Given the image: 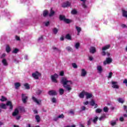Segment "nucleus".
I'll return each mask as SVG.
<instances>
[{"label": "nucleus", "instance_id": "nucleus-1", "mask_svg": "<svg viewBox=\"0 0 127 127\" xmlns=\"http://www.w3.org/2000/svg\"><path fill=\"white\" fill-rule=\"evenodd\" d=\"M61 83L64 86L67 91H71L72 90V81L70 80H68L67 78L63 77L61 79Z\"/></svg>", "mask_w": 127, "mask_h": 127}, {"label": "nucleus", "instance_id": "nucleus-2", "mask_svg": "<svg viewBox=\"0 0 127 127\" xmlns=\"http://www.w3.org/2000/svg\"><path fill=\"white\" fill-rule=\"evenodd\" d=\"M7 106H9L10 110H12V108H13L12 104L10 101H7L6 104L3 103H1L0 104V108H1V109H3L4 110H5L7 109Z\"/></svg>", "mask_w": 127, "mask_h": 127}, {"label": "nucleus", "instance_id": "nucleus-3", "mask_svg": "<svg viewBox=\"0 0 127 127\" xmlns=\"http://www.w3.org/2000/svg\"><path fill=\"white\" fill-rule=\"evenodd\" d=\"M32 77L35 80H38L41 77V73L38 71H35L32 73Z\"/></svg>", "mask_w": 127, "mask_h": 127}, {"label": "nucleus", "instance_id": "nucleus-4", "mask_svg": "<svg viewBox=\"0 0 127 127\" xmlns=\"http://www.w3.org/2000/svg\"><path fill=\"white\" fill-rule=\"evenodd\" d=\"M59 75L57 73L54 74V75L51 76V79L52 82L54 83H57V78H58Z\"/></svg>", "mask_w": 127, "mask_h": 127}, {"label": "nucleus", "instance_id": "nucleus-5", "mask_svg": "<svg viewBox=\"0 0 127 127\" xmlns=\"http://www.w3.org/2000/svg\"><path fill=\"white\" fill-rule=\"evenodd\" d=\"M60 19L61 20H64L66 23H70V22H71V21L69 19H66L64 15H61L60 16Z\"/></svg>", "mask_w": 127, "mask_h": 127}, {"label": "nucleus", "instance_id": "nucleus-6", "mask_svg": "<svg viewBox=\"0 0 127 127\" xmlns=\"http://www.w3.org/2000/svg\"><path fill=\"white\" fill-rule=\"evenodd\" d=\"M113 62V59L111 58H106V60L103 62V65L111 64Z\"/></svg>", "mask_w": 127, "mask_h": 127}, {"label": "nucleus", "instance_id": "nucleus-7", "mask_svg": "<svg viewBox=\"0 0 127 127\" xmlns=\"http://www.w3.org/2000/svg\"><path fill=\"white\" fill-rule=\"evenodd\" d=\"M111 47V46L110 45H107L102 48V51L103 52H102V55L103 56H105L106 55V52L105 50H107V49H109Z\"/></svg>", "mask_w": 127, "mask_h": 127}, {"label": "nucleus", "instance_id": "nucleus-8", "mask_svg": "<svg viewBox=\"0 0 127 127\" xmlns=\"http://www.w3.org/2000/svg\"><path fill=\"white\" fill-rule=\"evenodd\" d=\"M111 84H112V87L114 89H119V88H120V87L119 86V85H118V82L117 81H112Z\"/></svg>", "mask_w": 127, "mask_h": 127}, {"label": "nucleus", "instance_id": "nucleus-9", "mask_svg": "<svg viewBox=\"0 0 127 127\" xmlns=\"http://www.w3.org/2000/svg\"><path fill=\"white\" fill-rule=\"evenodd\" d=\"M80 76L81 77H86L87 76V70L85 68H82L80 70Z\"/></svg>", "mask_w": 127, "mask_h": 127}, {"label": "nucleus", "instance_id": "nucleus-10", "mask_svg": "<svg viewBox=\"0 0 127 127\" xmlns=\"http://www.w3.org/2000/svg\"><path fill=\"white\" fill-rule=\"evenodd\" d=\"M19 110H20V107L16 108L13 112L12 116H13V117H16L19 113Z\"/></svg>", "mask_w": 127, "mask_h": 127}, {"label": "nucleus", "instance_id": "nucleus-11", "mask_svg": "<svg viewBox=\"0 0 127 127\" xmlns=\"http://www.w3.org/2000/svg\"><path fill=\"white\" fill-rule=\"evenodd\" d=\"M89 103L90 106H92V107H94V109H96V108H98V104L96 103V101H95V100H94L93 99H92Z\"/></svg>", "mask_w": 127, "mask_h": 127}, {"label": "nucleus", "instance_id": "nucleus-12", "mask_svg": "<svg viewBox=\"0 0 127 127\" xmlns=\"http://www.w3.org/2000/svg\"><path fill=\"white\" fill-rule=\"evenodd\" d=\"M80 1H82L81 5L83 8H87L88 6L87 5V3L88 1L87 0H80Z\"/></svg>", "mask_w": 127, "mask_h": 127}, {"label": "nucleus", "instance_id": "nucleus-13", "mask_svg": "<svg viewBox=\"0 0 127 127\" xmlns=\"http://www.w3.org/2000/svg\"><path fill=\"white\" fill-rule=\"evenodd\" d=\"M32 100L37 105H40L41 104V100L37 99L36 98L33 97Z\"/></svg>", "mask_w": 127, "mask_h": 127}, {"label": "nucleus", "instance_id": "nucleus-14", "mask_svg": "<svg viewBox=\"0 0 127 127\" xmlns=\"http://www.w3.org/2000/svg\"><path fill=\"white\" fill-rule=\"evenodd\" d=\"M85 97L86 99H91V98L93 97V94H92V93L85 92Z\"/></svg>", "mask_w": 127, "mask_h": 127}, {"label": "nucleus", "instance_id": "nucleus-15", "mask_svg": "<svg viewBox=\"0 0 127 127\" xmlns=\"http://www.w3.org/2000/svg\"><path fill=\"white\" fill-rule=\"evenodd\" d=\"M85 95H86V91H83L80 93H79V94L78 95V96L79 97V98L83 99Z\"/></svg>", "mask_w": 127, "mask_h": 127}, {"label": "nucleus", "instance_id": "nucleus-16", "mask_svg": "<svg viewBox=\"0 0 127 127\" xmlns=\"http://www.w3.org/2000/svg\"><path fill=\"white\" fill-rule=\"evenodd\" d=\"M97 69L98 73L101 74V73H102V72H103V66H102L101 65H97Z\"/></svg>", "mask_w": 127, "mask_h": 127}, {"label": "nucleus", "instance_id": "nucleus-17", "mask_svg": "<svg viewBox=\"0 0 127 127\" xmlns=\"http://www.w3.org/2000/svg\"><path fill=\"white\" fill-rule=\"evenodd\" d=\"M119 121L118 119H117L116 120H112L110 122V124L112 127H114L117 125V122Z\"/></svg>", "mask_w": 127, "mask_h": 127}, {"label": "nucleus", "instance_id": "nucleus-18", "mask_svg": "<svg viewBox=\"0 0 127 127\" xmlns=\"http://www.w3.org/2000/svg\"><path fill=\"white\" fill-rule=\"evenodd\" d=\"M52 50H53V52H56V53H60V50L55 46L52 47Z\"/></svg>", "mask_w": 127, "mask_h": 127}, {"label": "nucleus", "instance_id": "nucleus-19", "mask_svg": "<svg viewBox=\"0 0 127 127\" xmlns=\"http://www.w3.org/2000/svg\"><path fill=\"white\" fill-rule=\"evenodd\" d=\"M71 5V3L70 2H65L63 4V7H67V6H70Z\"/></svg>", "mask_w": 127, "mask_h": 127}, {"label": "nucleus", "instance_id": "nucleus-20", "mask_svg": "<svg viewBox=\"0 0 127 127\" xmlns=\"http://www.w3.org/2000/svg\"><path fill=\"white\" fill-rule=\"evenodd\" d=\"M26 100H27V96L24 94H22V101L23 103H26Z\"/></svg>", "mask_w": 127, "mask_h": 127}, {"label": "nucleus", "instance_id": "nucleus-21", "mask_svg": "<svg viewBox=\"0 0 127 127\" xmlns=\"http://www.w3.org/2000/svg\"><path fill=\"white\" fill-rule=\"evenodd\" d=\"M122 15L124 17H126V18H127V11L125 9H123L122 10Z\"/></svg>", "mask_w": 127, "mask_h": 127}, {"label": "nucleus", "instance_id": "nucleus-22", "mask_svg": "<svg viewBox=\"0 0 127 127\" xmlns=\"http://www.w3.org/2000/svg\"><path fill=\"white\" fill-rule=\"evenodd\" d=\"M2 64L4 66H7L8 65V63H7V61L5 59H3L2 60Z\"/></svg>", "mask_w": 127, "mask_h": 127}, {"label": "nucleus", "instance_id": "nucleus-23", "mask_svg": "<svg viewBox=\"0 0 127 127\" xmlns=\"http://www.w3.org/2000/svg\"><path fill=\"white\" fill-rule=\"evenodd\" d=\"M49 94L51 96H54L55 95H57V92H56L55 90H51L49 92Z\"/></svg>", "mask_w": 127, "mask_h": 127}, {"label": "nucleus", "instance_id": "nucleus-24", "mask_svg": "<svg viewBox=\"0 0 127 127\" xmlns=\"http://www.w3.org/2000/svg\"><path fill=\"white\" fill-rule=\"evenodd\" d=\"M64 115L63 114H61L59 115L57 118H55L54 120V121H57L58 120V119H64Z\"/></svg>", "mask_w": 127, "mask_h": 127}, {"label": "nucleus", "instance_id": "nucleus-25", "mask_svg": "<svg viewBox=\"0 0 127 127\" xmlns=\"http://www.w3.org/2000/svg\"><path fill=\"white\" fill-rule=\"evenodd\" d=\"M90 53H95L96 52V48L94 47H91L90 48Z\"/></svg>", "mask_w": 127, "mask_h": 127}, {"label": "nucleus", "instance_id": "nucleus-26", "mask_svg": "<svg viewBox=\"0 0 127 127\" xmlns=\"http://www.w3.org/2000/svg\"><path fill=\"white\" fill-rule=\"evenodd\" d=\"M14 86L15 89H17L19 87H20V86H21V84L19 82H16L14 83Z\"/></svg>", "mask_w": 127, "mask_h": 127}, {"label": "nucleus", "instance_id": "nucleus-27", "mask_svg": "<svg viewBox=\"0 0 127 127\" xmlns=\"http://www.w3.org/2000/svg\"><path fill=\"white\" fill-rule=\"evenodd\" d=\"M75 28L77 31V35H79L80 32H81V27H78V26H76Z\"/></svg>", "mask_w": 127, "mask_h": 127}, {"label": "nucleus", "instance_id": "nucleus-28", "mask_svg": "<svg viewBox=\"0 0 127 127\" xmlns=\"http://www.w3.org/2000/svg\"><path fill=\"white\" fill-rule=\"evenodd\" d=\"M11 50V49L10 48V47H9L8 45H7L6 46V52H7V53H9Z\"/></svg>", "mask_w": 127, "mask_h": 127}, {"label": "nucleus", "instance_id": "nucleus-29", "mask_svg": "<svg viewBox=\"0 0 127 127\" xmlns=\"http://www.w3.org/2000/svg\"><path fill=\"white\" fill-rule=\"evenodd\" d=\"M102 112H103V109H102L101 108H97L95 110V113L96 114H100V113H102Z\"/></svg>", "mask_w": 127, "mask_h": 127}, {"label": "nucleus", "instance_id": "nucleus-30", "mask_svg": "<svg viewBox=\"0 0 127 127\" xmlns=\"http://www.w3.org/2000/svg\"><path fill=\"white\" fill-rule=\"evenodd\" d=\"M24 86L25 87V89H26V90H29V89H30V86L28 83H24Z\"/></svg>", "mask_w": 127, "mask_h": 127}, {"label": "nucleus", "instance_id": "nucleus-31", "mask_svg": "<svg viewBox=\"0 0 127 127\" xmlns=\"http://www.w3.org/2000/svg\"><path fill=\"white\" fill-rule=\"evenodd\" d=\"M74 47L75 49H79L80 47V43L79 42L75 43L74 44Z\"/></svg>", "mask_w": 127, "mask_h": 127}, {"label": "nucleus", "instance_id": "nucleus-32", "mask_svg": "<svg viewBox=\"0 0 127 127\" xmlns=\"http://www.w3.org/2000/svg\"><path fill=\"white\" fill-rule=\"evenodd\" d=\"M35 119L37 123H39V122H40V116L38 115H36L35 116Z\"/></svg>", "mask_w": 127, "mask_h": 127}, {"label": "nucleus", "instance_id": "nucleus-33", "mask_svg": "<svg viewBox=\"0 0 127 127\" xmlns=\"http://www.w3.org/2000/svg\"><path fill=\"white\" fill-rule=\"evenodd\" d=\"M48 13H49L48 11L47 10H45L43 11V15L44 17L47 16V15H48Z\"/></svg>", "mask_w": 127, "mask_h": 127}, {"label": "nucleus", "instance_id": "nucleus-34", "mask_svg": "<svg viewBox=\"0 0 127 127\" xmlns=\"http://www.w3.org/2000/svg\"><path fill=\"white\" fill-rule=\"evenodd\" d=\"M19 51V50H18V49L15 48L13 50L12 53H13L14 54H16L18 53Z\"/></svg>", "mask_w": 127, "mask_h": 127}, {"label": "nucleus", "instance_id": "nucleus-35", "mask_svg": "<svg viewBox=\"0 0 127 127\" xmlns=\"http://www.w3.org/2000/svg\"><path fill=\"white\" fill-rule=\"evenodd\" d=\"M118 101L119 103H121V104H124L125 102V99L124 98H119Z\"/></svg>", "mask_w": 127, "mask_h": 127}, {"label": "nucleus", "instance_id": "nucleus-36", "mask_svg": "<svg viewBox=\"0 0 127 127\" xmlns=\"http://www.w3.org/2000/svg\"><path fill=\"white\" fill-rule=\"evenodd\" d=\"M51 102L53 103L54 104H56V103H57V100H56V98L54 97L51 98Z\"/></svg>", "mask_w": 127, "mask_h": 127}, {"label": "nucleus", "instance_id": "nucleus-37", "mask_svg": "<svg viewBox=\"0 0 127 127\" xmlns=\"http://www.w3.org/2000/svg\"><path fill=\"white\" fill-rule=\"evenodd\" d=\"M53 33H54V34H57V33L58 32V29L56 28H54L53 29Z\"/></svg>", "mask_w": 127, "mask_h": 127}, {"label": "nucleus", "instance_id": "nucleus-38", "mask_svg": "<svg viewBox=\"0 0 127 127\" xmlns=\"http://www.w3.org/2000/svg\"><path fill=\"white\" fill-rule=\"evenodd\" d=\"M55 13V12H54V11H53V10L51 9V11L50 12V16H53V15H54V14Z\"/></svg>", "mask_w": 127, "mask_h": 127}, {"label": "nucleus", "instance_id": "nucleus-39", "mask_svg": "<svg viewBox=\"0 0 127 127\" xmlns=\"http://www.w3.org/2000/svg\"><path fill=\"white\" fill-rule=\"evenodd\" d=\"M0 101H1V102H4V101H6V98H5V97L2 96L1 97Z\"/></svg>", "mask_w": 127, "mask_h": 127}, {"label": "nucleus", "instance_id": "nucleus-40", "mask_svg": "<svg viewBox=\"0 0 127 127\" xmlns=\"http://www.w3.org/2000/svg\"><path fill=\"white\" fill-rule=\"evenodd\" d=\"M65 38L66 39H68V40H71V36L70 35V34H68L66 35Z\"/></svg>", "mask_w": 127, "mask_h": 127}, {"label": "nucleus", "instance_id": "nucleus-41", "mask_svg": "<svg viewBox=\"0 0 127 127\" xmlns=\"http://www.w3.org/2000/svg\"><path fill=\"white\" fill-rule=\"evenodd\" d=\"M59 92H60V95H63V94H64V89H63L62 88H60Z\"/></svg>", "mask_w": 127, "mask_h": 127}, {"label": "nucleus", "instance_id": "nucleus-42", "mask_svg": "<svg viewBox=\"0 0 127 127\" xmlns=\"http://www.w3.org/2000/svg\"><path fill=\"white\" fill-rule=\"evenodd\" d=\"M72 66L73 68H74V69H77V68H78V65H77V64L75 63L72 64Z\"/></svg>", "mask_w": 127, "mask_h": 127}, {"label": "nucleus", "instance_id": "nucleus-43", "mask_svg": "<svg viewBox=\"0 0 127 127\" xmlns=\"http://www.w3.org/2000/svg\"><path fill=\"white\" fill-rule=\"evenodd\" d=\"M44 24H45V26H48L50 24V22L49 21L44 22Z\"/></svg>", "mask_w": 127, "mask_h": 127}, {"label": "nucleus", "instance_id": "nucleus-44", "mask_svg": "<svg viewBox=\"0 0 127 127\" xmlns=\"http://www.w3.org/2000/svg\"><path fill=\"white\" fill-rule=\"evenodd\" d=\"M72 14H76L77 13V10L74 9L71 12Z\"/></svg>", "mask_w": 127, "mask_h": 127}, {"label": "nucleus", "instance_id": "nucleus-45", "mask_svg": "<svg viewBox=\"0 0 127 127\" xmlns=\"http://www.w3.org/2000/svg\"><path fill=\"white\" fill-rule=\"evenodd\" d=\"M103 111L105 112V113H107L109 112V108H108L107 107H105L103 108Z\"/></svg>", "mask_w": 127, "mask_h": 127}, {"label": "nucleus", "instance_id": "nucleus-46", "mask_svg": "<svg viewBox=\"0 0 127 127\" xmlns=\"http://www.w3.org/2000/svg\"><path fill=\"white\" fill-rule=\"evenodd\" d=\"M112 76H113V72H110L108 76V79H111V78H112Z\"/></svg>", "mask_w": 127, "mask_h": 127}, {"label": "nucleus", "instance_id": "nucleus-47", "mask_svg": "<svg viewBox=\"0 0 127 127\" xmlns=\"http://www.w3.org/2000/svg\"><path fill=\"white\" fill-rule=\"evenodd\" d=\"M97 121H98V117H96L93 120V122L94 124H96V123H97Z\"/></svg>", "mask_w": 127, "mask_h": 127}, {"label": "nucleus", "instance_id": "nucleus-48", "mask_svg": "<svg viewBox=\"0 0 127 127\" xmlns=\"http://www.w3.org/2000/svg\"><path fill=\"white\" fill-rule=\"evenodd\" d=\"M66 50H67V51H72V48L70 47H67L66 48Z\"/></svg>", "mask_w": 127, "mask_h": 127}, {"label": "nucleus", "instance_id": "nucleus-49", "mask_svg": "<svg viewBox=\"0 0 127 127\" xmlns=\"http://www.w3.org/2000/svg\"><path fill=\"white\" fill-rule=\"evenodd\" d=\"M24 59L25 60H28V56L27 55H26L24 57Z\"/></svg>", "mask_w": 127, "mask_h": 127}, {"label": "nucleus", "instance_id": "nucleus-50", "mask_svg": "<svg viewBox=\"0 0 127 127\" xmlns=\"http://www.w3.org/2000/svg\"><path fill=\"white\" fill-rule=\"evenodd\" d=\"M60 76H64V71H61L60 72Z\"/></svg>", "mask_w": 127, "mask_h": 127}, {"label": "nucleus", "instance_id": "nucleus-51", "mask_svg": "<svg viewBox=\"0 0 127 127\" xmlns=\"http://www.w3.org/2000/svg\"><path fill=\"white\" fill-rule=\"evenodd\" d=\"M89 104V101H85L83 103V105L85 106H87V105Z\"/></svg>", "mask_w": 127, "mask_h": 127}, {"label": "nucleus", "instance_id": "nucleus-52", "mask_svg": "<svg viewBox=\"0 0 127 127\" xmlns=\"http://www.w3.org/2000/svg\"><path fill=\"white\" fill-rule=\"evenodd\" d=\"M121 27H122L123 28H127V25H126L125 24H122L121 25Z\"/></svg>", "mask_w": 127, "mask_h": 127}, {"label": "nucleus", "instance_id": "nucleus-53", "mask_svg": "<svg viewBox=\"0 0 127 127\" xmlns=\"http://www.w3.org/2000/svg\"><path fill=\"white\" fill-rule=\"evenodd\" d=\"M123 83H124V84H126V86H127V79H125L123 81Z\"/></svg>", "mask_w": 127, "mask_h": 127}, {"label": "nucleus", "instance_id": "nucleus-54", "mask_svg": "<svg viewBox=\"0 0 127 127\" xmlns=\"http://www.w3.org/2000/svg\"><path fill=\"white\" fill-rule=\"evenodd\" d=\"M124 109L125 110V111H126V113H127V106L125 105L124 106Z\"/></svg>", "mask_w": 127, "mask_h": 127}, {"label": "nucleus", "instance_id": "nucleus-55", "mask_svg": "<svg viewBox=\"0 0 127 127\" xmlns=\"http://www.w3.org/2000/svg\"><path fill=\"white\" fill-rule=\"evenodd\" d=\"M81 109L82 111H85V110H86V107L85 106H82L81 107Z\"/></svg>", "mask_w": 127, "mask_h": 127}, {"label": "nucleus", "instance_id": "nucleus-56", "mask_svg": "<svg viewBox=\"0 0 127 127\" xmlns=\"http://www.w3.org/2000/svg\"><path fill=\"white\" fill-rule=\"evenodd\" d=\"M119 121H120V122H124V118L120 117V118L119 119Z\"/></svg>", "mask_w": 127, "mask_h": 127}, {"label": "nucleus", "instance_id": "nucleus-57", "mask_svg": "<svg viewBox=\"0 0 127 127\" xmlns=\"http://www.w3.org/2000/svg\"><path fill=\"white\" fill-rule=\"evenodd\" d=\"M20 118H21L20 116H17L16 117V120H18L20 119Z\"/></svg>", "mask_w": 127, "mask_h": 127}, {"label": "nucleus", "instance_id": "nucleus-58", "mask_svg": "<svg viewBox=\"0 0 127 127\" xmlns=\"http://www.w3.org/2000/svg\"><path fill=\"white\" fill-rule=\"evenodd\" d=\"M4 57H5V54H2L1 57H0L1 58H3Z\"/></svg>", "mask_w": 127, "mask_h": 127}, {"label": "nucleus", "instance_id": "nucleus-59", "mask_svg": "<svg viewBox=\"0 0 127 127\" xmlns=\"http://www.w3.org/2000/svg\"><path fill=\"white\" fill-rule=\"evenodd\" d=\"M89 59L90 61H92V60L93 59V58H92V56H89Z\"/></svg>", "mask_w": 127, "mask_h": 127}, {"label": "nucleus", "instance_id": "nucleus-60", "mask_svg": "<svg viewBox=\"0 0 127 127\" xmlns=\"http://www.w3.org/2000/svg\"><path fill=\"white\" fill-rule=\"evenodd\" d=\"M5 14L7 15V16H8V15H9V12L6 11L5 13Z\"/></svg>", "mask_w": 127, "mask_h": 127}, {"label": "nucleus", "instance_id": "nucleus-61", "mask_svg": "<svg viewBox=\"0 0 127 127\" xmlns=\"http://www.w3.org/2000/svg\"><path fill=\"white\" fill-rule=\"evenodd\" d=\"M91 120L90 119L88 122H87V125H90L91 124Z\"/></svg>", "mask_w": 127, "mask_h": 127}, {"label": "nucleus", "instance_id": "nucleus-62", "mask_svg": "<svg viewBox=\"0 0 127 127\" xmlns=\"http://www.w3.org/2000/svg\"><path fill=\"white\" fill-rule=\"evenodd\" d=\"M70 114H71V115H74V111L71 110L70 111Z\"/></svg>", "mask_w": 127, "mask_h": 127}, {"label": "nucleus", "instance_id": "nucleus-63", "mask_svg": "<svg viewBox=\"0 0 127 127\" xmlns=\"http://www.w3.org/2000/svg\"><path fill=\"white\" fill-rule=\"evenodd\" d=\"M34 114H38L37 110H34Z\"/></svg>", "mask_w": 127, "mask_h": 127}, {"label": "nucleus", "instance_id": "nucleus-64", "mask_svg": "<svg viewBox=\"0 0 127 127\" xmlns=\"http://www.w3.org/2000/svg\"><path fill=\"white\" fill-rule=\"evenodd\" d=\"M16 40H19V39H20L19 37L16 36Z\"/></svg>", "mask_w": 127, "mask_h": 127}]
</instances>
